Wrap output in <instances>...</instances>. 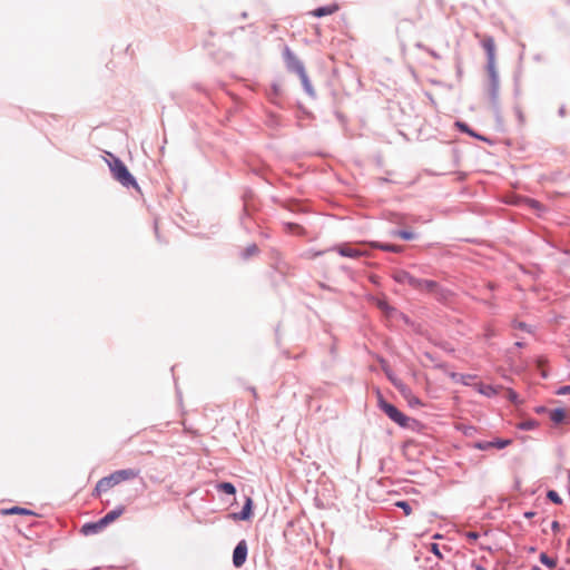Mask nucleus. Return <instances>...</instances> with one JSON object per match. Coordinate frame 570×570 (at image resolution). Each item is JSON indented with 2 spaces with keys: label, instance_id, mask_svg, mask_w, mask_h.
Here are the masks:
<instances>
[{
  "label": "nucleus",
  "instance_id": "nucleus-1",
  "mask_svg": "<svg viewBox=\"0 0 570 570\" xmlns=\"http://www.w3.org/2000/svg\"><path fill=\"white\" fill-rule=\"evenodd\" d=\"M138 475H139V471L134 470V469H125V470L115 471L110 475L105 476L97 482L96 488L94 490V495L98 498V497H100V494L102 492H107L115 485H117L124 481L132 480V479L137 478Z\"/></svg>",
  "mask_w": 570,
  "mask_h": 570
},
{
  "label": "nucleus",
  "instance_id": "nucleus-2",
  "mask_svg": "<svg viewBox=\"0 0 570 570\" xmlns=\"http://www.w3.org/2000/svg\"><path fill=\"white\" fill-rule=\"evenodd\" d=\"M109 168L112 173L114 178L119 181L122 186L129 187L132 186L136 189H139V186L132 175L129 173L126 165L116 157H112V160L109 161Z\"/></svg>",
  "mask_w": 570,
  "mask_h": 570
},
{
  "label": "nucleus",
  "instance_id": "nucleus-3",
  "mask_svg": "<svg viewBox=\"0 0 570 570\" xmlns=\"http://www.w3.org/2000/svg\"><path fill=\"white\" fill-rule=\"evenodd\" d=\"M413 289L424 294H433L438 299H446L450 294L449 291L442 288L436 282L417 277Z\"/></svg>",
  "mask_w": 570,
  "mask_h": 570
},
{
  "label": "nucleus",
  "instance_id": "nucleus-4",
  "mask_svg": "<svg viewBox=\"0 0 570 570\" xmlns=\"http://www.w3.org/2000/svg\"><path fill=\"white\" fill-rule=\"evenodd\" d=\"M285 58L288 69L296 72L306 91L312 92V87L302 61L288 48L285 50Z\"/></svg>",
  "mask_w": 570,
  "mask_h": 570
},
{
  "label": "nucleus",
  "instance_id": "nucleus-5",
  "mask_svg": "<svg viewBox=\"0 0 570 570\" xmlns=\"http://www.w3.org/2000/svg\"><path fill=\"white\" fill-rule=\"evenodd\" d=\"M380 409L396 424L400 426H407L410 419L399 411L393 404L387 403L383 399L379 401Z\"/></svg>",
  "mask_w": 570,
  "mask_h": 570
},
{
  "label": "nucleus",
  "instance_id": "nucleus-6",
  "mask_svg": "<svg viewBox=\"0 0 570 570\" xmlns=\"http://www.w3.org/2000/svg\"><path fill=\"white\" fill-rule=\"evenodd\" d=\"M544 411V409L542 410ZM548 413V416L550 421L553 423V425L559 426L563 424H570V413L564 409H551L546 410Z\"/></svg>",
  "mask_w": 570,
  "mask_h": 570
},
{
  "label": "nucleus",
  "instance_id": "nucleus-7",
  "mask_svg": "<svg viewBox=\"0 0 570 570\" xmlns=\"http://www.w3.org/2000/svg\"><path fill=\"white\" fill-rule=\"evenodd\" d=\"M247 558V543L245 540L238 542L233 552V563L236 568H240Z\"/></svg>",
  "mask_w": 570,
  "mask_h": 570
},
{
  "label": "nucleus",
  "instance_id": "nucleus-8",
  "mask_svg": "<svg viewBox=\"0 0 570 570\" xmlns=\"http://www.w3.org/2000/svg\"><path fill=\"white\" fill-rule=\"evenodd\" d=\"M481 45L487 53L488 61L495 60V42L494 39L490 36H484L481 39Z\"/></svg>",
  "mask_w": 570,
  "mask_h": 570
},
{
  "label": "nucleus",
  "instance_id": "nucleus-9",
  "mask_svg": "<svg viewBox=\"0 0 570 570\" xmlns=\"http://www.w3.org/2000/svg\"><path fill=\"white\" fill-rule=\"evenodd\" d=\"M336 250L340 255L344 257H351V258H357L364 255V252H362L358 248L352 247L348 244H343L336 247Z\"/></svg>",
  "mask_w": 570,
  "mask_h": 570
},
{
  "label": "nucleus",
  "instance_id": "nucleus-10",
  "mask_svg": "<svg viewBox=\"0 0 570 570\" xmlns=\"http://www.w3.org/2000/svg\"><path fill=\"white\" fill-rule=\"evenodd\" d=\"M395 386L400 390L401 394L407 401L409 405H411V406H421L422 405V402L420 401V399L416 397L415 395H413L411 390L407 389L405 385L395 384Z\"/></svg>",
  "mask_w": 570,
  "mask_h": 570
},
{
  "label": "nucleus",
  "instance_id": "nucleus-11",
  "mask_svg": "<svg viewBox=\"0 0 570 570\" xmlns=\"http://www.w3.org/2000/svg\"><path fill=\"white\" fill-rule=\"evenodd\" d=\"M338 9H340L338 4L332 3L328 6L316 8L314 10H312L309 12V14H312L313 17H316V18H322V17L331 16V14L335 13L336 11H338Z\"/></svg>",
  "mask_w": 570,
  "mask_h": 570
},
{
  "label": "nucleus",
  "instance_id": "nucleus-12",
  "mask_svg": "<svg viewBox=\"0 0 570 570\" xmlns=\"http://www.w3.org/2000/svg\"><path fill=\"white\" fill-rule=\"evenodd\" d=\"M125 512V507H117L115 510L109 511L104 518L100 519V525L107 527L111 522L120 518Z\"/></svg>",
  "mask_w": 570,
  "mask_h": 570
},
{
  "label": "nucleus",
  "instance_id": "nucleus-13",
  "mask_svg": "<svg viewBox=\"0 0 570 570\" xmlns=\"http://www.w3.org/2000/svg\"><path fill=\"white\" fill-rule=\"evenodd\" d=\"M394 279L400 284H405L413 288L416 277L405 271H399L394 274Z\"/></svg>",
  "mask_w": 570,
  "mask_h": 570
},
{
  "label": "nucleus",
  "instance_id": "nucleus-14",
  "mask_svg": "<svg viewBox=\"0 0 570 570\" xmlns=\"http://www.w3.org/2000/svg\"><path fill=\"white\" fill-rule=\"evenodd\" d=\"M370 246L373 248H380L385 252L401 253L403 250V246L392 245V244H381L377 242L370 243Z\"/></svg>",
  "mask_w": 570,
  "mask_h": 570
},
{
  "label": "nucleus",
  "instance_id": "nucleus-15",
  "mask_svg": "<svg viewBox=\"0 0 570 570\" xmlns=\"http://www.w3.org/2000/svg\"><path fill=\"white\" fill-rule=\"evenodd\" d=\"M252 507H253V501L250 498H247L245 505L243 507V510L240 511L239 514H235V517L239 520H248L253 513Z\"/></svg>",
  "mask_w": 570,
  "mask_h": 570
},
{
  "label": "nucleus",
  "instance_id": "nucleus-16",
  "mask_svg": "<svg viewBox=\"0 0 570 570\" xmlns=\"http://www.w3.org/2000/svg\"><path fill=\"white\" fill-rule=\"evenodd\" d=\"M450 377L452 380H454L455 382H460L464 385H470L472 383V381L475 379L474 375H470V374H460V373H451L450 374Z\"/></svg>",
  "mask_w": 570,
  "mask_h": 570
},
{
  "label": "nucleus",
  "instance_id": "nucleus-17",
  "mask_svg": "<svg viewBox=\"0 0 570 570\" xmlns=\"http://www.w3.org/2000/svg\"><path fill=\"white\" fill-rule=\"evenodd\" d=\"M105 527L100 525V520L95 523H87L82 527V532L85 534L96 533L102 530Z\"/></svg>",
  "mask_w": 570,
  "mask_h": 570
},
{
  "label": "nucleus",
  "instance_id": "nucleus-18",
  "mask_svg": "<svg viewBox=\"0 0 570 570\" xmlns=\"http://www.w3.org/2000/svg\"><path fill=\"white\" fill-rule=\"evenodd\" d=\"M540 561L541 563H543L544 566H547L548 568L550 569H553L557 567L558 564V560L557 558H552V557H549L547 553L542 552L540 554Z\"/></svg>",
  "mask_w": 570,
  "mask_h": 570
},
{
  "label": "nucleus",
  "instance_id": "nucleus-19",
  "mask_svg": "<svg viewBox=\"0 0 570 570\" xmlns=\"http://www.w3.org/2000/svg\"><path fill=\"white\" fill-rule=\"evenodd\" d=\"M487 70H488V73H489L493 85L495 86L498 83V72H497V68H495V60H492V62L488 61Z\"/></svg>",
  "mask_w": 570,
  "mask_h": 570
},
{
  "label": "nucleus",
  "instance_id": "nucleus-20",
  "mask_svg": "<svg viewBox=\"0 0 570 570\" xmlns=\"http://www.w3.org/2000/svg\"><path fill=\"white\" fill-rule=\"evenodd\" d=\"M2 514H33V512H31L30 510L28 509H24V508H20V507H13V508H10V509H3L1 511Z\"/></svg>",
  "mask_w": 570,
  "mask_h": 570
},
{
  "label": "nucleus",
  "instance_id": "nucleus-21",
  "mask_svg": "<svg viewBox=\"0 0 570 570\" xmlns=\"http://www.w3.org/2000/svg\"><path fill=\"white\" fill-rule=\"evenodd\" d=\"M218 489L223 491L226 494H235L236 489L235 487L229 482H224L218 485Z\"/></svg>",
  "mask_w": 570,
  "mask_h": 570
},
{
  "label": "nucleus",
  "instance_id": "nucleus-22",
  "mask_svg": "<svg viewBox=\"0 0 570 570\" xmlns=\"http://www.w3.org/2000/svg\"><path fill=\"white\" fill-rule=\"evenodd\" d=\"M393 235L405 240H411L414 238V234L406 230H396L393 233Z\"/></svg>",
  "mask_w": 570,
  "mask_h": 570
},
{
  "label": "nucleus",
  "instance_id": "nucleus-23",
  "mask_svg": "<svg viewBox=\"0 0 570 570\" xmlns=\"http://www.w3.org/2000/svg\"><path fill=\"white\" fill-rule=\"evenodd\" d=\"M491 442L494 443L492 445V448L504 449V448H507L508 445H510L512 443V440H510V439H507V440L498 439V440L491 441Z\"/></svg>",
  "mask_w": 570,
  "mask_h": 570
},
{
  "label": "nucleus",
  "instance_id": "nucleus-24",
  "mask_svg": "<svg viewBox=\"0 0 570 570\" xmlns=\"http://www.w3.org/2000/svg\"><path fill=\"white\" fill-rule=\"evenodd\" d=\"M547 497L556 504H561L562 503V499L560 498V495L553 491V490H550L548 491L547 493Z\"/></svg>",
  "mask_w": 570,
  "mask_h": 570
},
{
  "label": "nucleus",
  "instance_id": "nucleus-25",
  "mask_svg": "<svg viewBox=\"0 0 570 570\" xmlns=\"http://www.w3.org/2000/svg\"><path fill=\"white\" fill-rule=\"evenodd\" d=\"M395 505L401 508L404 511L405 515H410L412 513V509L406 501H397Z\"/></svg>",
  "mask_w": 570,
  "mask_h": 570
},
{
  "label": "nucleus",
  "instance_id": "nucleus-26",
  "mask_svg": "<svg viewBox=\"0 0 570 570\" xmlns=\"http://www.w3.org/2000/svg\"><path fill=\"white\" fill-rule=\"evenodd\" d=\"M524 204L528 205L529 207L531 208H534L537 210H540L541 209V205L539 202L534 200V199H525L524 200Z\"/></svg>",
  "mask_w": 570,
  "mask_h": 570
},
{
  "label": "nucleus",
  "instance_id": "nucleus-27",
  "mask_svg": "<svg viewBox=\"0 0 570 570\" xmlns=\"http://www.w3.org/2000/svg\"><path fill=\"white\" fill-rule=\"evenodd\" d=\"M537 426V423L534 421H525L519 425L522 430H531Z\"/></svg>",
  "mask_w": 570,
  "mask_h": 570
},
{
  "label": "nucleus",
  "instance_id": "nucleus-28",
  "mask_svg": "<svg viewBox=\"0 0 570 570\" xmlns=\"http://www.w3.org/2000/svg\"><path fill=\"white\" fill-rule=\"evenodd\" d=\"M494 443L492 442H480L476 444V448L480 449V450H488L490 448H492Z\"/></svg>",
  "mask_w": 570,
  "mask_h": 570
},
{
  "label": "nucleus",
  "instance_id": "nucleus-29",
  "mask_svg": "<svg viewBox=\"0 0 570 570\" xmlns=\"http://www.w3.org/2000/svg\"><path fill=\"white\" fill-rule=\"evenodd\" d=\"M456 126L460 128L461 131H464V132H468L470 135H473L472 131L469 129L466 124L456 122Z\"/></svg>",
  "mask_w": 570,
  "mask_h": 570
},
{
  "label": "nucleus",
  "instance_id": "nucleus-30",
  "mask_svg": "<svg viewBox=\"0 0 570 570\" xmlns=\"http://www.w3.org/2000/svg\"><path fill=\"white\" fill-rule=\"evenodd\" d=\"M466 538L469 539L470 542H474L478 538H479V533L478 532H468L466 534Z\"/></svg>",
  "mask_w": 570,
  "mask_h": 570
},
{
  "label": "nucleus",
  "instance_id": "nucleus-31",
  "mask_svg": "<svg viewBox=\"0 0 570 570\" xmlns=\"http://www.w3.org/2000/svg\"><path fill=\"white\" fill-rule=\"evenodd\" d=\"M479 391L483 394L490 395L493 392V389L491 386H482L480 385Z\"/></svg>",
  "mask_w": 570,
  "mask_h": 570
},
{
  "label": "nucleus",
  "instance_id": "nucleus-32",
  "mask_svg": "<svg viewBox=\"0 0 570 570\" xmlns=\"http://www.w3.org/2000/svg\"><path fill=\"white\" fill-rule=\"evenodd\" d=\"M570 393V386H562L560 387L558 391H557V394L559 395H564V394H568Z\"/></svg>",
  "mask_w": 570,
  "mask_h": 570
},
{
  "label": "nucleus",
  "instance_id": "nucleus-33",
  "mask_svg": "<svg viewBox=\"0 0 570 570\" xmlns=\"http://www.w3.org/2000/svg\"><path fill=\"white\" fill-rule=\"evenodd\" d=\"M431 551H432L435 556H438L439 558H441V557H442V556H441V552H440V550H439V547H438V544H436V543H432V544H431Z\"/></svg>",
  "mask_w": 570,
  "mask_h": 570
},
{
  "label": "nucleus",
  "instance_id": "nucleus-34",
  "mask_svg": "<svg viewBox=\"0 0 570 570\" xmlns=\"http://www.w3.org/2000/svg\"><path fill=\"white\" fill-rule=\"evenodd\" d=\"M514 327L515 328H520V330H523V331H528V326L525 323H522V322H515L514 323Z\"/></svg>",
  "mask_w": 570,
  "mask_h": 570
},
{
  "label": "nucleus",
  "instance_id": "nucleus-35",
  "mask_svg": "<svg viewBox=\"0 0 570 570\" xmlns=\"http://www.w3.org/2000/svg\"><path fill=\"white\" fill-rule=\"evenodd\" d=\"M288 227L293 229L295 233H301L302 230V227L299 225L288 224Z\"/></svg>",
  "mask_w": 570,
  "mask_h": 570
},
{
  "label": "nucleus",
  "instance_id": "nucleus-36",
  "mask_svg": "<svg viewBox=\"0 0 570 570\" xmlns=\"http://www.w3.org/2000/svg\"><path fill=\"white\" fill-rule=\"evenodd\" d=\"M248 254H255L257 252V247L255 245L247 248Z\"/></svg>",
  "mask_w": 570,
  "mask_h": 570
},
{
  "label": "nucleus",
  "instance_id": "nucleus-37",
  "mask_svg": "<svg viewBox=\"0 0 570 570\" xmlns=\"http://www.w3.org/2000/svg\"><path fill=\"white\" fill-rule=\"evenodd\" d=\"M551 527H552V530H553V531H558V530L560 529V524H559V522H558V521H553V522H552V524H551Z\"/></svg>",
  "mask_w": 570,
  "mask_h": 570
},
{
  "label": "nucleus",
  "instance_id": "nucleus-38",
  "mask_svg": "<svg viewBox=\"0 0 570 570\" xmlns=\"http://www.w3.org/2000/svg\"><path fill=\"white\" fill-rule=\"evenodd\" d=\"M534 514H535L534 512H525V513H524V517H525V518H528V519H530V518H532Z\"/></svg>",
  "mask_w": 570,
  "mask_h": 570
},
{
  "label": "nucleus",
  "instance_id": "nucleus-39",
  "mask_svg": "<svg viewBox=\"0 0 570 570\" xmlns=\"http://www.w3.org/2000/svg\"><path fill=\"white\" fill-rule=\"evenodd\" d=\"M531 570H541L539 567L534 566Z\"/></svg>",
  "mask_w": 570,
  "mask_h": 570
}]
</instances>
